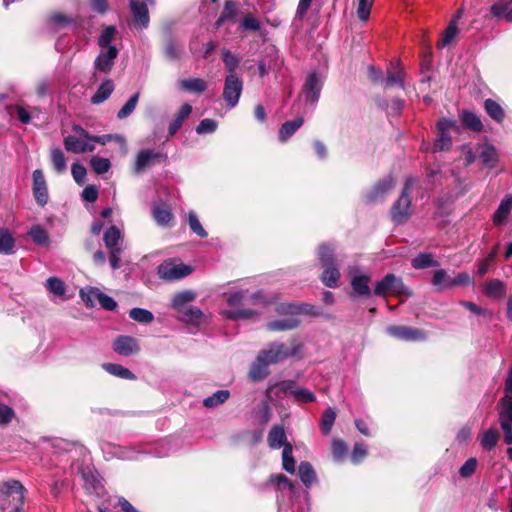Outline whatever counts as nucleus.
Instances as JSON below:
<instances>
[{
	"label": "nucleus",
	"mask_w": 512,
	"mask_h": 512,
	"mask_svg": "<svg viewBox=\"0 0 512 512\" xmlns=\"http://www.w3.org/2000/svg\"><path fill=\"white\" fill-rule=\"evenodd\" d=\"M118 56V49L115 46H109L106 51H101L94 60V69L96 72L109 73L114 61Z\"/></svg>",
	"instance_id": "obj_16"
},
{
	"label": "nucleus",
	"mask_w": 512,
	"mask_h": 512,
	"mask_svg": "<svg viewBox=\"0 0 512 512\" xmlns=\"http://www.w3.org/2000/svg\"><path fill=\"white\" fill-rule=\"evenodd\" d=\"M75 135L67 136L64 140L65 149L72 153H85L92 152L95 149L96 144H106L107 142L115 139L120 147L125 146V140L119 135H103L99 137H92L86 133V130H76Z\"/></svg>",
	"instance_id": "obj_1"
},
{
	"label": "nucleus",
	"mask_w": 512,
	"mask_h": 512,
	"mask_svg": "<svg viewBox=\"0 0 512 512\" xmlns=\"http://www.w3.org/2000/svg\"><path fill=\"white\" fill-rule=\"evenodd\" d=\"M188 225L193 233L198 235L201 238H206L208 236V233L206 230L202 227L197 215L195 212L190 211L188 213Z\"/></svg>",
	"instance_id": "obj_59"
},
{
	"label": "nucleus",
	"mask_w": 512,
	"mask_h": 512,
	"mask_svg": "<svg viewBox=\"0 0 512 512\" xmlns=\"http://www.w3.org/2000/svg\"><path fill=\"white\" fill-rule=\"evenodd\" d=\"M102 367L106 372L118 378L127 380L136 379V376L132 371H130L129 369L125 368L120 364L104 363Z\"/></svg>",
	"instance_id": "obj_36"
},
{
	"label": "nucleus",
	"mask_w": 512,
	"mask_h": 512,
	"mask_svg": "<svg viewBox=\"0 0 512 512\" xmlns=\"http://www.w3.org/2000/svg\"><path fill=\"white\" fill-rule=\"evenodd\" d=\"M194 298L195 294L191 291L180 292L174 296L172 300V307L178 312H181L183 309L188 307L187 304L193 301Z\"/></svg>",
	"instance_id": "obj_47"
},
{
	"label": "nucleus",
	"mask_w": 512,
	"mask_h": 512,
	"mask_svg": "<svg viewBox=\"0 0 512 512\" xmlns=\"http://www.w3.org/2000/svg\"><path fill=\"white\" fill-rule=\"evenodd\" d=\"M111 163L106 158L94 156L91 159V167L97 174H104L110 169Z\"/></svg>",
	"instance_id": "obj_64"
},
{
	"label": "nucleus",
	"mask_w": 512,
	"mask_h": 512,
	"mask_svg": "<svg viewBox=\"0 0 512 512\" xmlns=\"http://www.w3.org/2000/svg\"><path fill=\"white\" fill-rule=\"evenodd\" d=\"M412 266L415 269H424L427 267L438 266V262L433 260L432 254L420 253L412 259Z\"/></svg>",
	"instance_id": "obj_52"
},
{
	"label": "nucleus",
	"mask_w": 512,
	"mask_h": 512,
	"mask_svg": "<svg viewBox=\"0 0 512 512\" xmlns=\"http://www.w3.org/2000/svg\"><path fill=\"white\" fill-rule=\"evenodd\" d=\"M230 392L228 390H218L211 396L206 397L203 400V405L207 408H214L220 404H223L229 399Z\"/></svg>",
	"instance_id": "obj_46"
},
{
	"label": "nucleus",
	"mask_w": 512,
	"mask_h": 512,
	"mask_svg": "<svg viewBox=\"0 0 512 512\" xmlns=\"http://www.w3.org/2000/svg\"><path fill=\"white\" fill-rule=\"evenodd\" d=\"M139 96H140L139 92H136L129 98V100L124 104V106L117 113V117L119 119H124V118L128 117L134 111V109L138 103Z\"/></svg>",
	"instance_id": "obj_60"
},
{
	"label": "nucleus",
	"mask_w": 512,
	"mask_h": 512,
	"mask_svg": "<svg viewBox=\"0 0 512 512\" xmlns=\"http://www.w3.org/2000/svg\"><path fill=\"white\" fill-rule=\"evenodd\" d=\"M179 313L183 322L192 325H199L203 317L202 311L194 306L186 307Z\"/></svg>",
	"instance_id": "obj_40"
},
{
	"label": "nucleus",
	"mask_w": 512,
	"mask_h": 512,
	"mask_svg": "<svg viewBox=\"0 0 512 512\" xmlns=\"http://www.w3.org/2000/svg\"><path fill=\"white\" fill-rule=\"evenodd\" d=\"M512 210V195H506L500 202L497 210L493 215V223L501 226L506 223V220Z\"/></svg>",
	"instance_id": "obj_25"
},
{
	"label": "nucleus",
	"mask_w": 512,
	"mask_h": 512,
	"mask_svg": "<svg viewBox=\"0 0 512 512\" xmlns=\"http://www.w3.org/2000/svg\"><path fill=\"white\" fill-rule=\"evenodd\" d=\"M347 275L352 288V296L369 297L371 295L372 291L369 286L371 276L368 273L363 272L357 265H350L347 268Z\"/></svg>",
	"instance_id": "obj_5"
},
{
	"label": "nucleus",
	"mask_w": 512,
	"mask_h": 512,
	"mask_svg": "<svg viewBox=\"0 0 512 512\" xmlns=\"http://www.w3.org/2000/svg\"><path fill=\"white\" fill-rule=\"evenodd\" d=\"M512 0H497L490 7V14L493 18L504 19L508 23H512V20L508 19V15L511 11Z\"/></svg>",
	"instance_id": "obj_33"
},
{
	"label": "nucleus",
	"mask_w": 512,
	"mask_h": 512,
	"mask_svg": "<svg viewBox=\"0 0 512 512\" xmlns=\"http://www.w3.org/2000/svg\"><path fill=\"white\" fill-rule=\"evenodd\" d=\"M15 240L6 228L0 229V254L11 255L14 253Z\"/></svg>",
	"instance_id": "obj_39"
},
{
	"label": "nucleus",
	"mask_w": 512,
	"mask_h": 512,
	"mask_svg": "<svg viewBox=\"0 0 512 512\" xmlns=\"http://www.w3.org/2000/svg\"><path fill=\"white\" fill-rule=\"evenodd\" d=\"M479 157L483 164L489 168H494L498 162L497 151L490 144H484L480 147Z\"/></svg>",
	"instance_id": "obj_37"
},
{
	"label": "nucleus",
	"mask_w": 512,
	"mask_h": 512,
	"mask_svg": "<svg viewBox=\"0 0 512 512\" xmlns=\"http://www.w3.org/2000/svg\"><path fill=\"white\" fill-rule=\"evenodd\" d=\"M101 449L106 459L118 458L121 460H132L135 458V451L129 447L105 443L102 445Z\"/></svg>",
	"instance_id": "obj_21"
},
{
	"label": "nucleus",
	"mask_w": 512,
	"mask_h": 512,
	"mask_svg": "<svg viewBox=\"0 0 512 512\" xmlns=\"http://www.w3.org/2000/svg\"><path fill=\"white\" fill-rule=\"evenodd\" d=\"M336 419V412L332 408L326 409L321 417V431L324 435H328L331 432V429L334 425Z\"/></svg>",
	"instance_id": "obj_50"
},
{
	"label": "nucleus",
	"mask_w": 512,
	"mask_h": 512,
	"mask_svg": "<svg viewBox=\"0 0 512 512\" xmlns=\"http://www.w3.org/2000/svg\"><path fill=\"white\" fill-rule=\"evenodd\" d=\"M163 154L151 149L141 150L135 160V172L140 173L144 169L150 167L155 162L159 161Z\"/></svg>",
	"instance_id": "obj_22"
},
{
	"label": "nucleus",
	"mask_w": 512,
	"mask_h": 512,
	"mask_svg": "<svg viewBox=\"0 0 512 512\" xmlns=\"http://www.w3.org/2000/svg\"><path fill=\"white\" fill-rule=\"evenodd\" d=\"M114 91V83L111 79H106L98 87L96 93L91 97L93 104H100L107 100Z\"/></svg>",
	"instance_id": "obj_35"
},
{
	"label": "nucleus",
	"mask_w": 512,
	"mask_h": 512,
	"mask_svg": "<svg viewBox=\"0 0 512 512\" xmlns=\"http://www.w3.org/2000/svg\"><path fill=\"white\" fill-rule=\"evenodd\" d=\"M267 442L271 449L284 448V445L289 444L284 428L281 425H275L271 428L267 436Z\"/></svg>",
	"instance_id": "obj_27"
},
{
	"label": "nucleus",
	"mask_w": 512,
	"mask_h": 512,
	"mask_svg": "<svg viewBox=\"0 0 512 512\" xmlns=\"http://www.w3.org/2000/svg\"><path fill=\"white\" fill-rule=\"evenodd\" d=\"M221 55L228 74H236V70L240 64V59L227 48H223L221 50Z\"/></svg>",
	"instance_id": "obj_43"
},
{
	"label": "nucleus",
	"mask_w": 512,
	"mask_h": 512,
	"mask_svg": "<svg viewBox=\"0 0 512 512\" xmlns=\"http://www.w3.org/2000/svg\"><path fill=\"white\" fill-rule=\"evenodd\" d=\"M499 437V431L496 428L492 427L480 433L478 439L481 447L484 450L490 451L497 445Z\"/></svg>",
	"instance_id": "obj_34"
},
{
	"label": "nucleus",
	"mask_w": 512,
	"mask_h": 512,
	"mask_svg": "<svg viewBox=\"0 0 512 512\" xmlns=\"http://www.w3.org/2000/svg\"><path fill=\"white\" fill-rule=\"evenodd\" d=\"M499 422L506 444H512V401H499Z\"/></svg>",
	"instance_id": "obj_12"
},
{
	"label": "nucleus",
	"mask_w": 512,
	"mask_h": 512,
	"mask_svg": "<svg viewBox=\"0 0 512 512\" xmlns=\"http://www.w3.org/2000/svg\"><path fill=\"white\" fill-rule=\"evenodd\" d=\"M244 299V293L241 291L233 292L228 295L227 303L231 307L229 310L222 312L223 316L231 320L249 319L256 315L251 309L237 308Z\"/></svg>",
	"instance_id": "obj_8"
},
{
	"label": "nucleus",
	"mask_w": 512,
	"mask_h": 512,
	"mask_svg": "<svg viewBox=\"0 0 512 512\" xmlns=\"http://www.w3.org/2000/svg\"><path fill=\"white\" fill-rule=\"evenodd\" d=\"M484 110L486 114L496 123L503 124L504 119L506 117L505 110L503 107L495 100L488 98L484 101L483 104Z\"/></svg>",
	"instance_id": "obj_24"
},
{
	"label": "nucleus",
	"mask_w": 512,
	"mask_h": 512,
	"mask_svg": "<svg viewBox=\"0 0 512 512\" xmlns=\"http://www.w3.org/2000/svg\"><path fill=\"white\" fill-rule=\"evenodd\" d=\"M270 483L279 491L288 490L293 492L294 484L284 475H272L270 477Z\"/></svg>",
	"instance_id": "obj_56"
},
{
	"label": "nucleus",
	"mask_w": 512,
	"mask_h": 512,
	"mask_svg": "<svg viewBox=\"0 0 512 512\" xmlns=\"http://www.w3.org/2000/svg\"><path fill=\"white\" fill-rule=\"evenodd\" d=\"M7 111L11 116L16 115L22 124L27 125L31 122L32 113L21 105L7 106Z\"/></svg>",
	"instance_id": "obj_53"
},
{
	"label": "nucleus",
	"mask_w": 512,
	"mask_h": 512,
	"mask_svg": "<svg viewBox=\"0 0 512 512\" xmlns=\"http://www.w3.org/2000/svg\"><path fill=\"white\" fill-rule=\"evenodd\" d=\"M121 238V232L116 226H111L104 233V243L108 249H118V241Z\"/></svg>",
	"instance_id": "obj_49"
},
{
	"label": "nucleus",
	"mask_w": 512,
	"mask_h": 512,
	"mask_svg": "<svg viewBox=\"0 0 512 512\" xmlns=\"http://www.w3.org/2000/svg\"><path fill=\"white\" fill-rule=\"evenodd\" d=\"M243 90V80L237 74H227L224 80L223 99L230 108L235 107Z\"/></svg>",
	"instance_id": "obj_7"
},
{
	"label": "nucleus",
	"mask_w": 512,
	"mask_h": 512,
	"mask_svg": "<svg viewBox=\"0 0 512 512\" xmlns=\"http://www.w3.org/2000/svg\"><path fill=\"white\" fill-rule=\"evenodd\" d=\"M51 159H52L53 167L56 170V172L63 173L66 170V168H67L66 159L64 157L63 152L60 149H58V148L52 149Z\"/></svg>",
	"instance_id": "obj_58"
},
{
	"label": "nucleus",
	"mask_w": 512,
	"mask_h": 512,
	"mask_svg": "<svg viewBox=\"0 0 512 512\" xmlns=\"http://www.w3.org/2000/svg\"><path fill=\"white\" fill-rule=\"evenodd\" d=\"M179 88L185 92L202 94L207 89V83L202 78L190 77L179 81Z\"/></svg>",
	"instance_id": "obj_31"
},
{
	"label": "nucleus",
	"mask_w": 512,
	"mask_h": 512,
	"mask_svg": "<svg viewBox=\"0 0 512 512\" xmlns=\"http://www.w3.org/2000/svg\"><path fill=\"white\" fill-rule=\"evenodd\" d=\"M318 258L323 272L321 280L329 288H336L340 279V271L336 264L335 248L332 244H321L318 248Z\"/></svg>",
	"instance_id": "obj_2"
},
{
	"label": "nucleus",
	"mask_w": 512,
	"mask_h": 512,
	"mask_svg": "<svg viewBox=\"0 0 512 512\" xmlns=\"http://www.w3.org/2000/svg\"><path fill=\"white\" fill-rule=\"evenodd\" d=\"M441 133L434 141L433 152H441L450 148L451 136L449 135V130H440Z\"/></svg>",
	"instance_id": "obj_55"
},
{
	"label": "nucleus",
	"mask_w": 512,
	"mask_h": 512,
	"mask_svg": "<svg viewBox=\"0 0 512 512\" xmlns=\"http://www.w3.org/2000/svg\"><path fill=\"white\" fill-rule=\"evenodd\" d=\"M386 333L391 337L402 341H423L426 339V334L424 331L409 327V326H401V325H392L386 328Z\"/></svg>",
	"instance_id": "obj_10"
},
{
	"label": "nucleus",
	"mask_w": 512,
	"mask_h": 512,
	"mask_svg": "<svg viewBox=\"0 0 512 512\" xmlns=\"http://www.w3.org/2000/svg\"><path fill=\"white\" fill-rule=\"evenodd\" d=\"M298 476L302 483L309 488L316 481V473L309 462H301L298 466Z\"/></svg>",
	"instance_id": "obj_38"
},
{
	"label": "nucleus",
	"mask_w": 512,
	"mask_h": 512,
	"mask_svg": "<svg viewBox=\"0 0 512 512\" xmlns=\"http://www.w3.org/2000/svg\"><path fill=\"white\" fill-rule=\"evenodd\" d=\"M238 13V4L234 0H226L223 10L214 23V29L218 30L225 23H234Z\"/></svg>",
	"instance_id": "obj_23"
},
{
	"label": "nucleus",
	"mask_w": 512,
	"mask_h": 512,
	"mask_svg": "<svg viewBox=\"0 0 512 512\" xmlns=\"http://www.w3.org/2000/svg\"><path fill=\"white\" fill-rule=\"evenodd\" d=\"M406 73L403 69L390 65L387 69V76L383 81L385 88H390L394 85H398L401 89L405 88L404 80Z\"/></svg>",
	"instance_id": "obj_26"
},
{
	"label": "nucleus",
	"mask_w": 512,
	"mask_h": 512,
	"mask_svg": "<svg viewBox=\"0 0 512 512\" xmlns=\"http://www.w3.org/2000/svg\"><path fill=\"white\" fill-rule=\"evenodd\" d=\"M373 3L374 0H358L357 16L361 21L368 20Z\"/></svg>",
	"instance_id": "obj_63"
},
{
	"label": "nucleus",
	"mask_w": 512,
	"mask_h": 512,
	"mask_svg": "<svg viewBox=\"0 0 512 512\" xmlns=\"http://www.w3.org/2000/svg\"><path fill=\"white\" fill-rule=\"evenodd\" d=\"M269 374V365L261 356H257L249 370V378L254 382L265 379Z\"/></svg>",
	"instance_id": "obj_28"
},
{
	"label": "nucleus",
	"mask_w": 512,
	"mask_h": 512,
	"mask_svg": "<svg viewBox=\"0 0 512 512\" xmlns=\"http://www.w3.org/2000/svg\"><path fill=\"white\" fill-rule=\"evenodd\" d=\"M130 9L133 16L132 25L138 31L148 28L150 16L147 4L141 0H130Z\"/></svg>",
	"instance_id": "obj_11"
},
{
	"label": "nucleus",
	"mask_w": 512,
	"mask_h": 512,
	"mask_svg": "<svg viewBox=\"0 0 512 512\" xmlns=\"http://www.w3.org/2000/svg\"><path fill=\"white\" fill-rule=\"evenodd\" d=\"M279 386L284 393L293 396L294 400L298 403H310L316 400L313 392L305 388L296 387L294 381H284Z\"/></svg>",
	"instance_id": "obj_15"
},
{
	"label": "nucleus",
	"mask_w": 512,
	"mask_h": 512,
	"mask_svg": "<svg viewBox=\"0 0 512 512\" xmlns=\"http://www.w3.org/2000/svg\"><path fill=\"white\" fill-rule=\"evenodd\" d=\"M28 235L36 245L47 246L50 243L47 231L40 225L32 226L28 232Z\"/></svg>",
	"instance_id": "obj_42"
},
{
	"label": "nucleus",
	"mask_w": 512,
	"mask_h": 512,
	"mask_svg": "<svg viewBox=\"0 0 512 512\" xmlns=\"http://www.w3.org/2000/svg\"><path fill=\"white\" fill-rule=\"evenodd\" d=\"M164 52L167 58L170 60H177L181 57L183 47L173 37L170 31L165 34Z\"/></svg>",
	"instance_id": "obj_30"
},
{
	"label": "nucleus",
	"mask_w": 512,
	"mask_h": 512,
	"mask_svg": "<svg viewBox=\"0 0 512 512\" xmlns=\"http://www.w3.org/2000/svg\"><path fill=\"white\" fill-rule=\"evenodd\" d=\"M416 183L417 180L413 177L406 180L399 199L394 203L391 209V218L394 223L401 224L409 219L411 215V199L409 192Z\"/></svg>",
	"instance_id": "obj_4"
},
{
	"label": "nucleus",
	"mask_w": 512,
	"mask_h": 512,
	"mask_svg": "<svg viewBox=\"0 0 512 512\" xmlns=\"http://www.w3.org/2000/svg\"><path fill=\"white\" fill-rule=\"evenodd\" d=\"M373 293L376 296H386L389 293L394 295L408 294L402 279L394 274H387L383 279L377 281Z\"/></svg>",
	"instance_id": "obj_6"
},
{
	"label": "nucleus",
	"mask_w": 512,
	"mask_h": 512,
	"mask_svg": "<svg viewBox=\"0 0 512 512\" xmlns=\"http://www.w3.org/2000/svg\"><path fill=\"white\" fill-rule=\"evenodd\" d=\"M282 465L283 469L288 473L295 472V459L293 457V446L291 444L284 445L282 451Z\"/></svg>",
	"instance_id": "obj_48"
},
{
	"label": "nucleus",
	"mask_w": 512,
	"mask_h": 512,
	"mask_svg": "<svg viewBox=\"0 0 512 512\" xmlns=\"http://www.w3.org/2000/svg\"><path fill=\"white\" fill-rule=\"evenodd\" d=\"M33 194L36 202L41 206L48 202L47 184L41 169L33 172Z\"/></svg>",
	"instance_id": "obj_20"
},
{
	"label": "nucleus",
	"mask_w": 512,
	"mask_h": 512,
	"mask_svg": "<svg viewBox=\"0 0 512 512\" xmlns=\"http://www.w3.org/2000/svg\"><path fill=\"white\" fill-rule=\"evenodd\" d=\"M294 354L295 351L289 350L285 344L278 342L269 344L266 349L259 352V356H261L269 366L277 364Z\"/></svg>",
	"instance_id": "obj_9"
},
{
	"label": "nucleus",
	"mask_w": 512,
	"mask_h": 512,
	"mask_svg": "<svg viewBox=\"0 0 512 512\" xmlns=\"http://www.w3.org/2000/svg\"><path fill=\"white\" fill-rule=\"evenodd\" d=\"M191 112L192 106L188 103L183 104L176 113L173 121L170 123L169 128H181L182 124L189 117Z\"/></svg>",
	"instance_id": "obj_54"
},
{
	"label": "nucleus",
	"mask_w": 512,
	"mask_h": 512,
	"mask_svg": "<svg viewBox=\"0 0 512 512\" xmlns=\"http://www.w3.org/2000/svg\"><path fill=\"white\" fill-rule=\"evenodd\" d=\"M8 496L13 497L14 508L9 512H22V507L25 501V487L19 481L6 482L4 485Z\"/></svg>",
	"instance_id": "obj_18"
},
{
	"label": "nucleus",
	"mask_w": 512,
	"mask_h": 512,
	"mask_svg": "<svg viewBox=\"0 0 512 512\" xmlns=\"http://www.w3.org/2000/svg\"><path fill=\"white\" fill-rule=\"evenodd\" d=\"M395 186L394 178L387 175L379 180L373 188L366 194V200L369 203L381 201L385 195L390 192Z\"/></svg>",
	"instance_id": "obj_14"
},
{
	"label": "nucleus",
	"mask_w": 512,
	"mask_h": 512,
	"mask_svg": "<svg viewBox=\"0 0 512 512\" xmlns=\"http://www.w3.org/2000/svg\"><path fill=\"white\" fill-rule=\"evenodd\" d=\"M308 305H297L294 303H284L279 305L277 311L281 314L290 315V317L274 320L267 323L266 327L269 331H288L299 326L300 322L295 317L301 313H307Z\"/></svg>",
	"instance_id": "obj_3"
},
{
	"label": "nucleus",
	"mask_w": 512,
	"mask_h": 512,
	"mask_svg": "<svg viewBox=\"0 0 512 512\" xmlns=\"http://www.w3.org/2000/svg\"><path fill=\"white\" fill-rule=\"evenodd\" d=\"M451 280L452 278H450L446 270L439 269L433 273L432 284L438 291H443L445 289L452 288V285L449 284Z\"/></svg>",
	"instance_id": "obj_45"
},
{
	"label": "nucleus",
	"mask_w": 512,
	"mask_h": 512,
	"mask_svg": "<svg viewBox=\"0 0 512 512\" xmlns=\"http://www.w3.org/2000/svg\"><path fill=\"white\" fill-rule=\"evenodd\" d=\"M129 316L139 323H151L154 319L152 312L143 308H133L129 312Z\"/></svg>",
	"instance_id": "obj_57"
},
{
	"label": "nucleus",
	"mask_w": 512,
	"mask_h": 512,
	"mask_svg": "<svg viewBox=\"0 0 512 512\" xmlns=\"http://www.w3.org/2000/svg\"><path fill=\"white\" fill-rule=\"evenodd\" d=\"M46 288L56 296H63L65 293L64 282L57 277H50L46 280Z\"/></svg>",
	"instance_id": "obj_61"
},
{
	"label": "nucleus",
	"mask_w": 512,
	"mask_h": 512,
	"mask_svg": "<svg viewBox=\"0 0 512 512\" xmlns=\"http://www.w3.org/2000/svg\"><path fill=\"white\" fill-rule=\"evenodd\" d=\"M152 215L159 226H169L173 220L171 209L163 203L155 204L152 208Z\"/></svg>",
	"instance_id": "obj_29"
},
{
	"label": "nucleus",
	"mask_w": 512,
	"mask_h": 512,
	"mask_svg": "<svg viewBox=\"0 0 512 512\" xmlns=\"http://www.w3.org/2000/svg\"><path fill=\"white\" fill-rule=\"evenodd\" d=\"M113 349L123 356H131L140 351L138 341L130 336H119L113 342Z\"/></svg>",
	"instance_id": "obj_19"
},
{
	"label": "nucleus",
	"mask_w": 512,
	"mask_h": 512,
	"mask_svg": "<svg viewBox=\"0 0 512 512\" xmlns=\"http://www.w3.org/2000/svg\"><path fill=\"white\" fill-rule=\"evenodd\" d=\"M191 271L189 266L182 263L164 262L158 267L160 278L168 281L184 278L189 275Z\"/></svg>",
	"instance_id": "obj_13"
},
{
	"label": "nucleus",
	"mask_w": 512,
	"mask_h": 512,
	"mask_svg": "<svg viewBox=\"0 0 512 512\" xmlns=\"http://www.w3.org/2000/svg\"><path fill=\"white\" fill-rule=\"evenodd\" d=\"M321 83L315 72L308 75L302 88V95L305 102L314 104L318 101L321 92Z\"/></svg>",
	"instance_id": "obj_17"
},
{
	"label": "nucleus",
	"mask_w": 512,
	"mask_h": 512,
	"mask_svg": "<svg viewBox=\"0 0 512 512\" xmlns=\"http://www.w3.org/2000/svg\"><path fill=\"white\" fill-rule=\"evenodd\" d=\"M483 293L490 298H502L506 294V285L499 279H489L484 285Z\"/></svg>",
	"instance_id": "obj_32"
},
{
	"label": "nucleus",
	"mask_w": 512,
	"mask_h": 512,
	"mask_svg": "<svg viewBox=\"0 0 512 512\" xmlns=\"http://www.w3.org/2000/svg\"><path fill=\"white\" fill-rule=\"evenodd\" d=\"M100 293L101 291L99 289L90 287L86 289H81L80 297L87 307L92 308L96 305V303H98Z\"/></svg>",
	"instance_id": "obj_51"
},
{
	"label": "nucleus",
	"mask_w": 512,
	"mask_h": 512,
	"mask_svg": "<svg viewBox=\"0 0 512 512\" xmlns=\"http://www.w3.org/2000/svg\"><path fill=\"white\" fill-rule=\"evenodd\" d=\"M459 118L465 128H484L480 116L471 110H463L459 114Z\"/></svg>",
	"instance_id": "obj_41"
},
{
	"label": "nucleus",
	"mask_w": 512,
	"mask_h": 512,
	"mask_svg": "<svg viewBox=\"0 0 512 512\" xmlns=\"http://www.w3.org/2000/svg\"><path fill=\"white\" fill-rule=\"evenodd\" d=\"M115 34L116 28L114 26L105 27L98 38V45L108 49V47L111 46L110 43L114 39Z\"/></svg>",
	"instance_id": "obj_62"
},
{
	"label": "nucleus",
	"mask_w": 512,
	"mask_h": 512,
	"mask_svg": "<svg viewBox=\"0 0 512 512\" xmlns=\"http://www.w3.org/2000/svg\"><path fill=\"white\" fill-rule=\"evenodd\" d=\"M457 33H458V27L456 25V20L451 19L448 26L446 27V29L443 32L442 38L437 42V45H436L437 48L442 49V48L446 47L447 45H449Z\"/></svg>",
	"instance_id": "obj_44"
}]
</instances>
